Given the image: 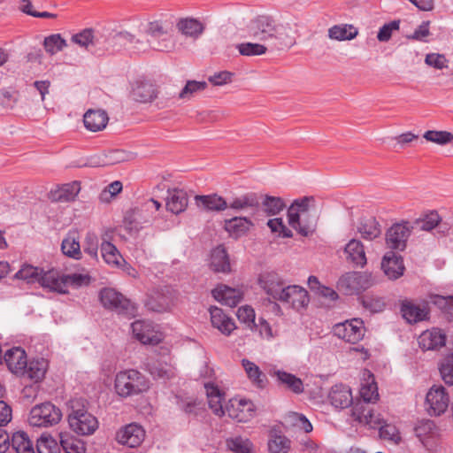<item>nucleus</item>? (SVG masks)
<instances>
[{
  "instance_id": "f257e3e1",
  "label": "nucleus",
  "mask_w": 453,
  "mask_h": 453,
  "mask_svg": "<svg viewBox=\"0 0 453 453\" xmlns=\"http://www.w3.org/2000/svg\"><path fill=\"white\" fill-rule=\"evenodd\" d=\"M248 33L250 37L264 42L272 50H282L296 44L295 32L290 24L276 22L266 15L250 20Z\"/></svg>"
},
{
  "instance_id": "f03ea898",
  "label": "nucleus",
  "mask_w": 453,
  "mask_h": 453,
  "mask_svg": "<svg viewBox=\"0 0 453 453\" xmlns=\"http://www.w3.org/2000/svg\"><path fill=\"white\" fill-rule=\"evenodd\" d=\"M145 34L146 42L136 40L138 46H134L137 53L144 52L149 49L168 52L174 49L175 42L171 33L160 21H152L148 23Z\"/></svg>"
},
{
  "instance_id": "7ed1b4c3",
  "label": "nucleus",
  "mask_w": 453,
  "mask_h": 453,
  "mask_svg": "<svg viewBox=\"0 0 453 453\" xmlns=\"http://www.w3.org/2000/svg\"><path fill=\"white\" fill-rule=\"evenodd\" d=\"M69 426L78 435L93 434L98 428L97 418L88 412L83 399L71 401V411L68 414Z\"/></svg>"
},
{
  "instance_id": "20e7f679",
  "label": "nucleus",
  "mask_w": 453,
  "mask_h": 453,
  "mask_svg": "<svg viewBox=\"0 0 453 453\" xmlns=\"http://www.w3.org/2000/svg\"><path fill=\"white\" fill-rule=\"evenodd\" d=\"M114 387L119 395L127 397L146 391L149 382L140 372L131 369L116 375Z\"/></svg>"
},
{
  "instance_id": "39448f33",
  "label": "nucleus",
  "mask_w": 453,
  "mask_h": 453,
  "mask_svg": "<svg viewBox=\"0 0 453 453\" xmlns=\"http://www.w3.org/2000/svg\"><path fill=\"white\" fill-rule=\"evenodd\" d=\"M150 196V198H223L222 196H219L217 193L199 195L186 184L169 185L165 181H161L153 187Z\"/></svg>"
},
{
  "instance_id": "423d86ee",
  "label": "nucleus",
  "mask_w": 453,
  "mask_h": 453,
  "mask_svg": "<svg viewBox=\"0 0 453 453\" xmlns=\"http://www.w3.org/2000/svg\"><path fill=\"white\" fill-rule=\"evenodd\" d=\"M102 305L111 311L127 317H134L136 306L121 293L111 288H104L99 293Z\"/></svg>"
},
{
  "instance_id": "0eeeda50",
  "label": "nucleus",
  "mask_w": 453,
  "mask_h": 453,
  "mask_svg": "<svg viewBox=\"0 0 453 453\" xmlns=\"http://www.w3.org/2000/svg\"><path fill=\"white\" fill-rule=\"evenodd\" d=\"M61 418L60 409L50 402H45L31 409L28 421L33 426H50L58 424Z\"/></svg>"
},
{
  "instance_id": "6e6552de",
  "label": "nucleus",
  "mask_w": 453,
  "mask_h": 453,
  "mask_svg": "<svg viewBox=\"0 0 453 453\" xmlns=\"http://www.w3.org/2000/svg\"><path fill=\"white\" fill-rule=\"evenodd\" d=\"M371 285V277L368 274L360 272H350L339 279L337 288L347 296H352L362 293Z\"/></svg>"
},
{
  "instance_id": "1a4fd4ad",
  "label": "nucleus",
  "mask_w": 453,
  "mask_h": 453,
  "mask_svg": "<svg viewBox=\"0 0 453 453\" xmlns=\"http://www.w3.org/2000/svg\"><path fill=\"white\" fill-rule=\"evenodd\" d=\"M365 333L364 322L360 319H353L337 323L333 326V334L346 342L356 344L361 341Z\"/></svg>"
},
{
  "instance_id": "9d476101",
  "label": "nucleus",
  "mask_w": 453,
  "mask_h": 453,
  "mask_svg": "<svg viewBox=\"0 0 453 453\" xmlns=\"http://www.w3.org/2000/svg\"><path fill=\"white\" fill-rule=\"evenodd\" d=\"M427 411L431 416L443 414L449 403V397L442 386H433L426 394Z\"/></svg>"
},
{
  "instance_id": "9b49d317",
  "label": "nucleus",
  "mask_w": 453,
  "mask_h": 453,
  "mask_svg": "<svg viewBox=\"0 0 453 453\" xmlns=\"http://www.w3.org/2000/svg\"><path fill=\"white\" fill-rule=\"evenodd\" d=\"M411 235L409 222L393 225L386 234V244L388 249L403 250L406 248L407 240Z\"/></svg>"
},
{
  "instance_id": "f8f14e48",
  "label": "nucleus",
  "mask_w": 453,
  "mask_h": 453,
  "mask_svg": "<svg viewBox=\"0 0 453 453\" xmlns=\"http://www.w3.org/2000/svg\"><path fill=\"white\" fill-rule=\"evenodd\" d=\"M280 293L282 296L277 301L288 303L296 311L306 307L310 301L307 290L297 285L286 286Z\"/></svg>"
},
{
  "instance_id": "ddd939ff",
  "label": "nucleus",
  "mask_w": 453,
  "mask_h": 453,
  "mask_svg": "<svg viewBox=\"0 0 453 453\" xmlns=\"http://www.w3.org/2000/svg\"><path fill=\"white\" fill-rule=\"evenodd\" d=\"M227 415L237 422L246 423L255 415V405L250 400L233 399L226 407Z\"/></svg>"
},
{
  "instance_id": "4468645a",
  "label": "nucleus",
  "mask_w": 453,
  "mask_h": 453,
  "mask_svg": "<svg viewBox=\"0 0 453 453\" xmlns=\"http://www.w3.org/2000/svg\"><path fill=\"white\" fill-rule=\"evenodd\" d=\"M134 337L142 344L157 345L161 337L150 322L136 320L131 324Z\"/></svg>"
},
{
  "instance_id": "2eb2a0df",
  "label": "nucleus",
  "mask_w": 453,
  "mask_h": 453,
  "mask_svg": "<svg viewBox=\"0 0 453 453\" xmlns=\"http://www.w3.org/2000/svg\"><path fill=\"white\" fill-rule=\"evenodd\" d=\"M145 431L137 424H129L120 429L117 434L116 439L118 442L127 445L130 448L139 446L144 440Z\"/></svg>"
},
{
  "instance_id": "dca6fc26",
  "label": "nucleus",
  "mask_w": 453,
  "mask_h": 453,
  "mask_svg": "<svg viewBox=\"0 0 453 453\" xmlns=\"http://www.w3.org/2000/svg\"><path fill=\"white\" fill-rule=\"evenodd\" d=\"M9 370L17 375L23 376L24 369L27 366L26 351L20 347H13L8 349L4 356Z\"/></svg>"
},
{
  "instance_id": "f3484780",
  "label": "nucleus",
  "mask_w": 453,
  "mask_h": 453,
  "mask_svg": "<svg viewBox=\"0 0 453 453\" xmlns=\"http://www.w3.org/2000/svg\"><path fill=\"white\" fill-rule=\"evenodd\" d=\"M381 268L390 280H396L403 274L405 267L403 257L395 251H388L381 261Z\"/></svg>"
},
{
  "instance_id": "a211bd4d",
  "label": "nucleus",
  "mask_w": 453,
  "mask_h": 453,
  "mask_svg": "<svg viewBox=\"0 0 453 453\" xmlns=\"http://www.w3.org/2000/svg\"><path fill=\"white\" fill-rule=\"evenodd\" d=\"M258 283L265 292L275 300L282 296L280 292L286 288L282 279L273 272L261 274L258 278Z\"/></svg>"
},
{
  "instance_id": "6ab92c4d",
  "label": "nucleus",
  "mask_w": 453,
  "mask_h": 453,
  "mask_svg": "<svg viewBox=\"0 0 453 453\" xmlns=\"http://www.w3.org/2000/svg\"><path fill=\"white\" fill-rule=\"evenodd\" d=\"M328 400L335 408L345 409L353 403V396L349 387L343 384H336L332 387Z\"/></svg>"
},
{
  "instance_id": "aec40b11",
  "label": "nucleus",
  "mask_w": 453,
  "mask_h": 453,
  "mask_svg": "<svg viewBox=\"0 0 453 453\" xmlns=\"http://www.w3.org/2000/svg\"><path fill=\"white\" fill-rule=\"evenodd\" d=\"M209 311L212 326L219 329L223 334L229 335L235 329L234 321L225 314L222 309L211 306Z\"/></svg>"
},
{
  "instance_id": "412c9836",
  "label": "nucleus",
  "mask_w": 453,
  "mask_h": 453,
  "mask_svg": "<svg viewBox=\"0 0 453 453\" xmlns=\"http://www.w3.org/2000/svg\"><path fill=\"white\" fill-rule=\"evenodd\" d=\"M213 297L229 307H235L242 299V293L226 285H219L212 290Z\"/></svg>"
},
{
  "instance_id": "4be33fe9",
  "label": "nucleus",
  "mask_w": 453,
  "mask_h": 453,
  "mask_svg": "<svg viewBox=\"0 0 453 453\" xmlns=\"http://www.w3.org/2000/svg\"><path fill=\"white\" fill-rule=\"evenodd\" d=\"M42 287L47 288L51 291L60 294H66L67 289L65 288L64 275L60 276L57 270H49L44 272L41 270V275L38 281Z\"/></svg>"
},
{
  "instance_id": "5701e85b",
  "label": "nucleus",
  "mask_w": 453,
  "mask_h": 453,
  "mask_svg": "<svg viewBox=\"0 0 453 453\" xmlns=\"http://www.w3.org/2000/svg\"><path fill=\"white\" fill-rule=\"evenodd\" d=\"M172 303V298L168 295V290L163 288H157L154 290L150 295L148 296L145 305L146 307L153 311L164 312L166 311Z\"/></svg>"
},
{
  "instance_id": "b1692460",
  "label": "nucleus",
  "mask_w": 453,
  "mask_h": 453,
  "mask_svg": "<svg viewBox=\"0 0 453 453\" xmlns=\"http://www.w3.org/2000/svg\"><path fill=\"white\" fill-rule=\"evenodd\" d=\"M446 343V335L437 328L423 332L418 338L419 347L425 350L441 348Z\"/></svg>"
},
{
  "instance_id": "393cba45",
  "label": "nucleus",
  "mask_w": 453,
  "mask_h": 453,
  "mask_svg": "<svg viewBox=\"0 0 453 453\" xmlns=\"http://www.w3.org/2000/svg\"><path fill=\"white\" fill-rule=\"evenodd\" d=\"M136 40L135 35L128 31L111 32L109 34V44L112 50H120L122 48H128L137 52L134 49V46H138Z\"/></svg>"
},
{
  "instance_id": "a878e982",
  "label": "nucleus",
  "mask_w": 453,
  "mask_h": 453,
  "mask_svg": "<svg viewBox=\"0 0 453 453\" xmlns=\"http://www.w3.org/2000/svg\"><path fill=\"white\" fill-rule=\"evenodd\" d=\"M210 268L215 273H228L231 271L228 254L222 245L211 250Z\"/></svg>"
},
{
  "instance_id": "bb28decb",
  "label": "nucleus",
  "mask_w": 453,
  "mask_h": 453,
  "mask_svg": "<svg viewBox=\"0 0 453 453\" xmlns=\"http://www.w3.org/2000/svg\"><path fill=\"white\" fill-rule=\"evenodd\" d=\"M108 120L106 111L103 110H88L83 116L84 126L92 132L104 129Z\"/></svg>"
},
{
  "instance_id": "cd10ccee",
  "label": "nucleus",
  "mask_w": 453,
  "mask_h": 453,
  "mask_svg": "<svg viewBox=\"0 0 453 453\" xmlns=\"http://www.w3.org/2000/svg\"><path fill=\"white\" fill-rule=\"evenodd\" d=\"M401 311L403 317L411 324L426 319L429 314L426 305L420 306L411 302L403 303Z\"/></svg>"
},
{
  "instance_id": "c85d7f7f",
  "label": "nucleus",
  "mask_w": 453,
  "mask_h": 453,
  "mask_svg": "<svg viewBox=\"0 0 453 453\" xmlns=\"http://www.w3.org/2000/svg\"><path fill=\"white\" fill-rule=\"evenodd\" d=\"M347 254V260L351 262L355 266L363 267L366 265V257L364 246L358 240H350L344 250Z\"/></svg>"
},
{
  "instance_id": "c756f323",
  "label": "nucleus",
  "mask_w": 453,
  "mask_h": 453,
  "mask_svg": "<svg viewBox=\"0 0 453 453\" xmlns=\"http://www.w3.org/2000/svg\"><path fill=\"white\" fill-rule=\"evenodd\" d=\"M142 209H131L127 211L124 216L125 229L129 234H136L142 229V224L149 221L146 217L142 215Z\"/></svg>"
},
{
  "instance_id": "7c9ffc66",
  "label": "nucleus",
  "mask_w": 453,
  "mask_h": 453,
  "mask_svg": "<svg viewBox=\"0 0 453 453\" xmlns=\"http://www.w3.org/2000/svg\"><path fill=\"white\" fill-rule=\"evenodd\" d=\"M157 96L155 86L147 81L136 82L131 91L133 100L140 103H147L151 101Z\"/></svg>"
},
{
  "instance_id": "2f4dec72",
  "label": "nucleus",
  "mask_w": 453,
  "mask_h": 453,
  "mask_svg": "<svg viewBox=\"0 0 453 453\" xmlns=\"http://www.w3.org/2000/svg\"><path fill=\"white\" fill-rule=\"evenodd\" d=\"M273 376L277 378L279 383L284 385L288 389L295 394H301L303 392V384L300 378L296 375L281 370H274L272 372Z\"/></svg>"
},
{
  "instance_id": "473e14b6",
  "label": "nucleus",
  "mask_w": 453,
  "mask_h": 453,
  "mask_svg": "<svg viewBox=\"0 0 453 453\" xmlns=\"http://www.w3.org/2000/svg\"><path fill=\"white\" fill-rule=\"evenodd\" d=\"M242 365L253 385L259 388H265L267 383L266 375L255 363L244 358L242 360Z\"/></svg>"
},
{
  "instance_id": "72a5a7b5",
  "label": "nucleus",
  "mask_w": 453,
  "mask_h": 453,
  "mask_svg": "<svg viewBox=\"0 0 453 453\" xmlns=\"http://www.w3.org/2000/svg\"><path fill=\"white\" fill-rule=\"evenodd\" d=\"M10 446L15 453H35L32 441L23 431H18L12 434Z\"/></svg>"
},
{
  "instance_id": "f704fd0d",
  "label": "nucleus",
  "mask_w": 453,
  "mask_h": 453,
  "mask_svg": "<svg viewBox=\"0 0 453 453\" xmlns=\"http://www.w3.org/2000/svg\"><path fill=\"white\" fill-rule=\"evenodd\" d=\"M81 191L80 181L74 180L50 189L48 198H75Z\"/></svg>"
},
{
  "instance_id": "c9c22d12",
  "label": "nucleus",
  "mask_w": 453,
  "mask_h": 453,
  "mask_svg": "<svg viewBox=\"0 0 453 453\" xmlns=\"http://www.w3.org/2000/svg\"><path fill=\"white\" fill-rule=\"evenodd\" d=\"M358 35V30L353 25H334L328 29V37L337 41L352 40Z\"/></svg>"
},
{
  "instance_id": "e433bc0d",
  "label": "nucleus",
  "mask_w": 453,
  "mask_h": 453,
  "mask_svg": "<svg viewBox=\"0 0 453 453\" xmlns=\"http://www.w3.org/2000/svg\"><path fill=\"white\" fill-rule=\"evenodd\" d=\"M178 29L186 36L196 39L203 30L204 26L196 19H182L177 24Z\"/></svg>"
},
{
  "instance_id": "4c0bfd02",
  "label": "nucleus",
  "mask_w": 453,
  "mask_h": 453,
  "mask_svg": "<svg viewBox=\"0 0 453 453\" xmlns=\"http://www.w3.org/2000/svg\"><path fill=\"white\" fill-rule=\"evenodd\" d=\"M24 375L29 378L30 380L37 382L43 379L46 370H47V362L45 359H34L30 362H27V366L24 369Z\"/></svg>"
},
{
  "instance_id": "58836bf2",
  "label": "nucleus",
  "mask_w": 453,
  "mask_h": 453,
  "mask_svg": "<svg viewBox=\"0 0 453 453\" xmlns=\"http://www.w3.org/2000/svg\"><path fill=\"white\" fill-rule=\"evenodd\" d=\"M351 408V417L360 424H366L371 422V411L370 403L361 400L353 402Z\"/></svg>"
},
{
  "instance_id": "ea45409f",
  "label": "nucleus",
  "mask_w": 453,
  "mask_h": 453,
  "mask_svg": "<svg viewBox=\"0 0 453 453\" xmlns=\"http://www.w3.org/2000/svg\"><path fill=\"white\" fill-rule=\"evenodd\" d=\"M147 367L154 379L166 380L174 375L173 368L166 363L150 362L148 363Z\"/></svg>"
},
{
  "instance_id": "a19ab883",
  "label": "nucleus",
  "mask_w": 453,
  "mask_h": 453,
  "mask_svg": "<svg viewBox=\"0 0 453 453\" xmlns=\"http://www.w3.org/2000/svg\"><path fill=\"white\" fill-rule=\"evenodd\" d=\"M430 302L441 310L447 320L453 321V296L434 295L430 297Z\"/></svg>"
},
{
  "instance_id": "79ce46f5",
  "label": "nucleus",
  "mask_w": 453,
  "mask_h": 453,
  "mask_svg": "<svg viewBox=\"0 0 453 453\" xmlns=\"http://www.w3.org/2000/svg\"><path fill=\"white\" fill-rule=\"evenodd\" d=\"M101 254L107 264L119 265L123 260L118 249L112 243L106 241L105 238H104V242L101 245Z\"/></svg>"
},
{
  "instance_id": "37998d69",
  "label": "nucleus",
  "mask_w": 453,
  "mask_h": 453,
  "mask_svg": "<svg viewBox=\"0 0 453 453\" xmlns=\"http://www.w3.org/2000/svg\"><path fill=\"white\" fill-rule=\"evenodd\" d=\"M38 453H61V447L50 434H42L36 441Z\"/></svg>"
},
{
  "instance_id": "c03bdc74",
  "label": "nucleus",
  "mask_w": 453,
  "mask_h": 453,
  "mask_svg": "<svg viewBox=\"0 0 453 453\" xmlns=\"http://www.w3.org/2000/svg\"><path fill=\"white\" fill-rule=\"evenodd\" d=\"M290 448V441L280 434H273L268 441L269 453H288Z\"/></svg>"
},
{
  "instance_id": "a18cd8bd",
  "label": "nucleus",
  "mask_w": 453,
  "mask_h": 453,
  "mask_svg": "<svg viewBox=\"0 0 453 453\" xmlns=\"http://www.w3.org/2000/svg\"><path fill=\"white\" fill-rule=\"evenodd\" d=\"M439 371L444 383L453 386V353L446 355L441 359Z\"/></svg>"
},
{
  "instance_id": "49530a36",
  "label": "nucleus",
  "mask_w": 453,
  "mask_h": 453,
  "mask_svg": "<svg viewBox=\"0 0 453 453\" xmlns=\"http://www.w3.org/2000/svg\"><path fill=\"white\" fill-rule=\"evenodd\" d=\"M362 237L367 240H372L380 234V228L374 218H370L362 222L359 228Z\"/></svg>"
},
{
  "instance_id": "de8ad7c7",
  "label": "nucleus",
  "mask_w": 453,
  "mask_h": 453,
  "mask_svg": "<svg viewBox=\"0 0 453 453\" xmlns=\"http://www.w3.org/2000/svg\"><path fill=\"white\" fill-rule=\"evenodd\" d=\"M60 447L65 453H84L81 441L69 434H60Z\"/></svg>"
},
{
  "instance_id": "09e8293b",
  "label": "nucleus",
  "mask_w": 453,
  "mask_h": 453,
  "mask_svg": "<svg viewBox=\"0 0 453 453\" xmlns=\"http://www.w3.org/2000/svg\"><path fill=\"white\" fill-rule=\"evenodd\" d=\"M423 137L428 142L441 146L453 141V134L448 131L428 130L425 132Z\"/></svg>"
},
{
  "instance_id": "8fccbe9b",
  "label": "nucleus",
  "mask_w": 453,
  "mask_h": 453,
  "mask_svg": "<svg viewBox=\"0 0 453 453\" xmlns=\"http://www.w3.org/2000/svg\"><path fill=\"white\" fill-rule=\"evenodd\" d=\"M207 88V82L197 81H188L184 88L179 93V98L189 100L196 93L203 91Z\"/></svg>"
},
{
  "instance_id": "3c124183",
  "label": "nucleus",
  "mask_w": 453,
  "mask_h": 453,
  "mask_svg": "<svg viewBox=\"0 0 453 453\" xmlns=\"http://www.w3.org/2000/svg\"><path fill=\"white\" fill-rule=\"evenodd\" d=\"M236 48L242 56L246 57L261 56L267 51L265 45L254 42L239 43Z\"/></svg>"
},
{
  "instance_id": "603ef678",
  "label": "nucleus",
  "mask_w": 453,
  "mask_h": 453,
  "mask_svg": "<svg viewBox=\"0 0 453 453\" xmlns=\"http://www.w3.org/2000/svg\"><path fill=\"white\" fill-rule=\"evenodd\" d=\"M109 34L108 30L105 29H93L92 51L111 50V46L109 44Z\"/></svg>"
},
{
  "instance_id": "864d4df0",
  "label": "nucleus",
  "mask_w": 453,
  "mask_h": 453,
  "mask_svg": "<svg viewBox=\"0 0 453 453\" xmlns=\"http://www.w3.org/2000/svg\"><path fill=\"white\" fill-rule=\"evenodd\" d=\"M41 270L30 265H25L19 269L16 274V279L25 280L28 283L38 282L41 275Z\"/></svg>"
},
{
  "instance_id": "5fc2aeb1",
  "label": "nucleus",
  "mask_w": 453,
  "mask_h": 453,
  "mask_svg": "<svg viewBox=\"0 0 453 453\" xmlns=\"http://www.w3.org/2000/svg\"><path fill=\"white\" fill-rule=\"evenodd\" d=\"M226 445L229 449L235 453H250L252 449V442L249 439L241 436L227 440Z\"/></svg>"
},
{
  "instance_id": "6e6d98bb",
  "label": "nucleus",
  "mask_w": 453,
  "mask_h": 453,
  "mask_svg": "<svg viewBox=\"0 0 453 453\" xmlns=\"http://www.w3.org/2000/svg\"><path fill=\"white\" fill-rule=\"evenodd\" d=\"M44 49L47 52L53 55L63 50L66 46V42L59 34L51 35L44 39Z\"/></svg>"
},
{
  "instance_id": "4d7b16f0",
  "label": "nucleus",
  "mask_w": 453,
  "mask_h": 453,
  "mask_svg": "<svg viewBox=\"0 0 453 453\" xmlns=\"http://www.w3.org/2000/svg\"><path fill=\"white\" fill-rule=\"evenodd\" d=\"M441 221V218L436 211L426 213L423 218L416 220V225L422 230L430 231L436 227Z\"/></svg>"
},
{
  "instance_id": "13d9d810",
  "label": "nucleus",
  "mask_w": 453,
  "mask_h": 453,
  "mask_svg": "<svg viewBox=\"0 0 453 453\" xmlns=\"http://www.w3.org/2000/svg\"><path fill=\"white\" fill-rule=\"evenodd\" d=\"M361 401L368 403H375L379 399L377 384L372 379V382L362 384L360 388Z\"/></svg>"
},
{
  "instance_id": "bf43d9fd",
  "label": "nucleus",
  "mask_w": 453,
  "mask_h": 453,
  "mask_svg": "<svg viewBox=\"0 0 453 453\" xmlns=\"http://www.w3.org/2000/svg\"><path fill=\"white\" fill-rule=\"evenodd\" d=\"M93 29L85 28L72 36L71 41L86 50L92 51Z\"/></svg>"
},
{
  "instance_id": "052dcab7",
  "label": "nucleus",
  "mask_w": 453,
  "mask_h": 453,
  "mask_svg": "<svg viewBox=\"0 0 453 453\" xmlns=\"http://www.w3.org/2000/svg\"><path fill=\"white\" fill-rule=\"evenodd\" d=\"M400 29V20L395 19L388 23L384 24L377 34V39L379 42H388L395 31Z\"/></svg>"
},
{
  "instance_id": "680f3d73",
  "label": "nucleus",
  "mask_w": 453,
  "mask_h": 453,
  "mask_svg": "<svg viewBox=\"0 0 453 453\" xmlns=\"http://www.w3.org/2000/svg\"><path fill=\"white\" fill-rule=\"evenodd\" d=\"M435 427L434 421L430 419H423L416 425L414 428L415 434L423 441L425 438L434 434Z\"/></svg>"
},
{
  "instance_id": "e2e57ef3",
  "label": "nucleus",
  "mask_w": 453,
  "mask_h": 453,
  "mask_svg": "<svg viewBox=\"0 0 453 453\" xmlns=\"http://www.w3.org/2000/svg\"><path fill=\"white\" fill-rule=\"evenodd\" d=\"M65 288L67 289L68 286L81 287L83 285H88L90 282V277L88 274L83 273H72L64 275Z\"/></svg>"
},
{
  "instance_id": "0e129e2a",
  "label": "nucleus",
  "mask_w": 453,
  "mask_h": 453,
  "mask_svg": "<svg viewBox=\"0 0 453 453\" xmlns=\"http://www.w3.org/2000/svg\"><path fill=\"white\" fill-rule=\"evenodd\" d=\"M62 252L70 257L78 258L81 255V246L74 239H64L61 244Z\"/></svg>"
},
{
  "instance_id": "69168bd1",
  "label": "nucleus",
  "mask_w": 453,
  "mask_h": 453,
  "mask_svg": "<svg viewBox=\"0 0 453 453\" xmlns=\"http://www.w3.org/2000/svg\"><path fill=\"white\" fill-rule=\"evenodd\" d=\"M361 303L365 309L372 312L381 311L385 307V303L380 297L364 296L361 298Z\"/></svg>"
},
{
  "instance_id": "338daca9",
  "label": "nucleus",
  "mask_w": 453,
  "mask_h": 453,
  "mask_svg": "<svg viewBox=\"0 0 453 453\" xmlns=\"http://www.w3.org/2000/svg\"><path fill=\"white\" fill-rule=\"evenodd\" d=\"M379 434L380 438L397 441L400 440V435L397 428L394 425L384 423L379 427Z\"/></svg>"
},
{
  "instance_id": "774afa93",
  "label": "nucleus",
  "mask_w": 453,
  "mask_h": 453,
  "mask_svg": "<svg viewBox=\"0 0 453 453\" xmlns=\"http://www.w3.org/2000/svg\"><path fill=\"white\" fill-rule=\"evenodd\" d=\"M429 25V20L423 21L413 34L407 35L406 38L412 41L426 42V37L430 35Z\"/></svg>"
}]
</instances>
